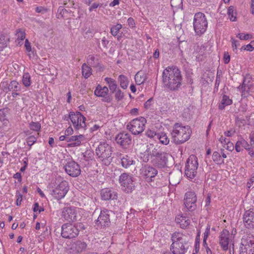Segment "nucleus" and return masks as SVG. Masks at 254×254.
<instances>
[{
    "mask_svg": "<svg viewBox=\"0 0 254 254\" xmlns=\"http://www.w3.org/2000/svg\"><path fill=\"white\" fill-rule=\"evenodd\" d=\"M50 194L55 199L60 200L67 193L69 188L68 183L63 180L61 182L53 181L48 187Z\"/></svg>",
    "mask_w": 254,
    "mask_h": 254,
    "instance_id": "3",
    "label": "nucleus"
},
{
    "mask_svg": "<svg viewBox=\"0 0 254 254\" xmlns=\"http://www.w3.org/2000/svg\"><path fill=\"white\" fill-rule=\"evenodd\" d=\"M1 85L2 89L6 93L9 91L20 92L22 90L21 84L16 80H11L9 83L7 81H3Z\"/></svg>",
    "mask_w": 254,
    "mask_h": 254,
    "instance_id": "18",
    "label": "nucleus"
},
{
    "mask_svg": "<svg viewBox=\"0 0 254 254\" xmlns=\"http://www.w3.org/2000/svg\"><path fill=\"white\" fill-rule=\"evenodd\" d=\"M237 37L239 38L241 40H246L252 39V36L250 34L241 33L237 35Z\"/></svg>",
    "mask_w": 254,
    "mask_h": 254,
    "instance_id": "48",
    "label": "nucleus"
},
{
    "mask_svg": "<svg viewBox=\"0 0 254 254\" xmlns=\"http://www.w3.org/2000/svg\"><path fill=\"white\" fill-rule=\"evenodd\" d=\"M13 177L14 179H17L18 182L19 183H20L22 181L21 173H20L19 172H17L15 174H14Z\"/></svg>",
    "mask_w": 254,
    "mask_h": 254,
    "instance_id": "63",
    "label": "nucleus"
},
{
    "mask_svg": "<svg viewBox=\"0 0 254 254\" xmlns=\"http://www.w3.org/2000/svg\"><path fill=\"white\" fill-rule=\"evenodd\" d=\"M16 196L17 198L16 199V204L17 206H19L21 204V202L22 200V195L20 193L17 192L16 193Z\"/></svg>",
    "mask_w": 254,
    "mask_h": 254,
    "instance_id": "56",
    "label": "nucleus"
},
{
    "mask_svg": "<svg viewBox=\"0 0 254 254\" xmlns=\"http://www.w3.org/2000/svg\"><path fill=\"white\" fill-rule=\"evenodd\" d=\"M77 226L70 223H65L62 227L61 236L65 239H72L76 237L79 234Z\"/></svg>",
    "mask_w": 254,
    "mask_h": 254,
    "instance_id": "13",
    "label": "nucleus"
},
{
    "mask_svg": "<svg viewBox=\"0 0 254 254\" xmlns=\"http://www.w3.org/2000/svg\"><path fill=\"white\" fill-rule=\"evenodd\" d=\"M170 4L172 7L176 8H183V0H170Z\"/></svg>",
    "mask_w": 254,
    "mask_h": 254,
    "instance_id": "43",
    "label": "nucleus"
},
{
    "mask_svg": "<svg viewBox=\"0 0 254 254\" xmlns=\"http://www.w3.org/2000/svg\"><path fill=\"white\" fill-rule=\"evenodd\" d=\"M134 79L137 85H140L143 83L147 79V75L142 71H139L135 74Z\"/></svg>",
    "mask_w": 254,
    "mask_h": 254,
    "instance_id": "32",
    "label": "nucleus"
},
{
    "mask_svg": "<svg viewBox=\"0 0 254 254\" xmlns=\"http://www.w3.org/2000/svg\"><path fill=\"white\" fill-rule=\"evenodd\" d=\"M120 159L121 165L125 169H127L135 164V161L133 158L127 155L122 156V154H120Z\"/></svg>",
    "mask_w": 254,
    "mask_h": 254,
    "instance_id": "27",
    "label": "nucleus"
},
{
    "mask_svg": "<svg viewBox=\"0 0 254 254\" xmlns=\"http://www.w3.org/2000/svg\"><path fill=\"white\" fill-rule=\"evenodd\" d=\"M91 70L92 69L91 66H88V64H83L82 65V73L83 76L85 78H88L91 75Z\"/></svg>",
    "mask_w": 254,
    "mask_h": 254,
    "instance_id": "36",
    "label": "nucleus"
},
{
    "mask_svg": "<svg viewBox=\"0 0 254 254\" xmlns=\"http://www.w3.org/2000/svg\"><path fill=\"white\" fill-rule=\"evenodd\" d=\"M193 27L196 35L200 36L206 31L208 22L205 14L201 12L195 13L193 20Z\"/></svg>",
    "mask_w": 254,
    "mask_h": 254,
    "instance_id": "6",
    "label": "nucleus"
},
{
    "mask_svg": "<svg viewBox=\"0 0 254 254\" xmlns=\"http://www.w3.org/2000/svg\"><path fill=\"white\" fill-rule=\"evenodd\" d=\"M231 234L229 231L223 229L219 237V244L223 251L228 250V245L230 241Z\"/></svg>",
    "mask_w": 254,
    "mask_h": 254,
    "instance_id": "21",
    "label": "nucleus"
},
{
    "mask_svg": "<svg viewBox=\"0 0 254 254\" xmlns=\"http://www.w3.org/2000/svg\"><path fill=\"white\" fill-rule=\"evenodd\" d=\"M112 211L105 208L101 210L100 214L96 220V225L98 227L104 228L110 224V215Z\"/></svg>",
    "mask_w": 254,
    "mask_h": 254,
    "instance_id": "17",
    "label": "nucleus"
},
{
    "mask_svg": "<svg viewBox=\"0 0 254 254\" xmlns=\"http://www.w3.org/2000/svg\"><path fill=\"white\" fill-rule=\"evenodd\" d=\"M176 221L177 223L180 224L181 228L185 229L190 224V220L185 216H181L176 218Z\"/></svg>",
    "mask_w": 254,
    "mask_h": 254,
    "instance_id": "33",
    "label": "nucleus"
},
{
    "mask_svg": "<svg viewBox=\"0 0 254 254\" xmlns=\"http://www.w3.org/2000/svg\"><path fill=\"white\" fill-rule=\"evenodd\" d=\"M128 25L131 27H133L135 25V22L134 19L132 17H129L127 19Z\"/></svg>",
    "mask_w": 254,
    "mask_h": 254,
    "instance_id": "62",
    "label": "nucleus"
},
{
    "mask_svg": "<svg viewBox=\"0 0 254 254\" xmlns=\"http://www.w3.org/2000/svg\"><path fill=\"white\" fill-rule=\"evenodd\" d=\"M244 147L247 150H249V144L247 141L244 139L241 138L240 140L237 141L235 145V149L237 152H239L243 149L241 147Z\"/></svg>",
    "mask_w": 254,
    "mask_h": 254,
    "instance_id": "31",
    "label": "nucleus"
},
{
    "mask_svg": "<svg viewBox=\"0 0 254 254\" xmlns=\"http://www.w3.org/2000/svg\"><path fill=\"white\" fill-rule=\"evenodd\" d=\"M105 81L108 84L109 86L108 89H110L112 93H114L116 91L118 88H119L118 87L117 82L115 79L110 77H106L105 78Z\"/></svg>",
    "mask_w": 254,
    "mask_h": 254,
    "instance_id": "30",
    "label": "nucleus"
},
{
    "mask_svg": "<svg viewBox=\"0 0 254 254\" xmlns=\"http://www.w3.org/2000/svg\"><path fill=\"white\" fill-rule=\"evenodd\" d=\"M102 44L104 48L107 49V45H108L109 41L105 37H104L102 39Z\"/></svg>",
    "mask_w": 254,
    "mask_h": 254,
    "instance_id": "60",
    "label": "nucleus"
},
{
    "mask_svg": "<svg viewBox=\"0 0 254 254\" xmlns=\"http://www.w3.org/2000/svg\"><path fill=\"white\" fill-rule=\"evenodd\" d=\"M197 196L194 191H187L185 195L184 204L185 205L184 211L193 212L197 207Z\"/></svg>",
    "mask_w": 254,
    "mask_h": 254,
    "instance_id": "12",
    "label": "nucleus"
},
{
    "mask_svg": "<svg viewBox=\"0 0 254 254\" xmlns=\"http://www.w3.org/2000/svg\"><path fill=\"white\" fill-rule=\"evenodd\" d=\"M122 25L119 23L112 26L110 29L111 34L114 37L118 36L119 31L122 28Z\"/></svg>",
    "mask_w": 254,
    "mask_h": 254,
    "instance_id": "40",
    "label": "nucleus"
},
{
    "mask_svg": "<svg viewBox=\"0 0 254 254\" xmlns=\"http://www.w3.org/2000/svg\"><path fill=\"white\" fill-rule=\"evenodd\" d=\"M64 4L69 8L73 7L74 3L72 0H64Z\"/></svg>",
    "mask_w": 254,
    "mask_h": 254,
    "instance_id": "52",
    "label": "nucleus"
},
{
    "mask_svg": "<svg viewBox=\"0 0 254 254\" xmlns=\"http://www.w3.org/2000/svg\"><path fill=\"white\" fill-rule=\"evenodd\" d=\"M115 93V99L119 101L122 100L124 98V93L120 88H118Z\"/></svg>",
    "mask_w": 254,
    "mask_h": 254,
    "instance_id": "46",
    "label": "nucleus"
},
{
    "mask_svg": "<svg viewBox=\"0 0 254 254\" xmlns=\"http://www.w3.org/2000/svg\"><path fill=\"white\" fill-rule=\"evenodd\" d=\"M103 5L102 3H93L92 5L89 8V11L91 12L92 11L94 10V9H96L98 7H101Z\"/></svg>",
    "mask_w": 254,
    "mask_h": 254,
    "instance_id": "53",
    "label": "nucleus"
},
{
    "mask_svg": "<svg viewBox=\"0 0 254 254\" xmlns=\"http://www.w3.org/2000/svg\"><path fill=\"white\" fill-rule=\"evenodd\" d=\"M240 254H254V237L252 235L246 236L242 238Z\"/></svg>",
    "mask_w": 254,
    "mask_h": 254,
    "instance_id": "9",
    "label": "nucleus"
},
{
    "mask_svg": "<svg viewBox=\"0 0 254 254\" xmlns=\"http://www.w3.org/2000/svg\"><path fill=\"white\" fill-rule=\"evenodd\" d=\"M198 166L197 158L194 155H190L187 161L185 167V174L188 178H194L197 173Z\"/></svg>",
    "mask_w": 254,
    "mask_h": 254,
    "instance_id": "10",
    "label": "nucleus"
},
{
    "mask_svg": "<svg viewBox=\"0 0 254 254\" xmlns=\"http://www.w3.org/2000/svg\"><path fill=\"white\" fill-rule=\"evenodd\" d=\"M64 168L65 173L72 177H77L81 174L80 165L75 161L71 159L65 160Z\"/></svg>",
    "mask_w": 254,
    "mask_h": 254,
    "instance_id": "11",
    "label": "nucleus"
},
{
    "mask_svg": "<svg viewBox=\"0 0 254 254\" xmlns=\"http://www.w3.org/2000/svg\"><path fill=\"white\" fill-rule=\"evenodd\" d=\"M243 219L246 228L249 229H253L254 228V208L246 211Z\"/></svg>",
    "mask_w": 254,
    "mask_h": 254,
    "instance_id": "20",
    "label": "nucleus"
},
{
    "mask_svg": "<svg viewBox=\"0 0 254 254\" xmlns=\"http://www.w3.org/2000/svg\"><path fill=\"white\" fill-rule=\"evenodd\" d=\"M94 94L98 97H103L102 101L105 102L110 103L112 99L109 95V89L106 86L102 87L98 85L94 91Z\"/></svg>",
    "mask_w": 254,
    "mask_h": 254,
    "instance_id": "19",
    "label": "nucleus"
},
{
    "mask_svg": "<svg viewBox=\"0 0 254 254\" xmlns=\"http://www.w3.org/2000/svg\"><path fill=\"white\" fill-rule=\"evenodd\" d=\"M37 141V138L34 135H31L26 138V143L29 146V149H30L32 145Z\"/></svg>",
    "mask_w": 254,
    "mask_h": 254,
    "instance_id": "45",
    "label": "nucleus"
},
{
    "mask_svg": "<svg viewBox=\"0 0 254 254\" xmlns=\"http://www.w3.org/2000/svg\"><path fill=\"white\" fill-rule=\"evenodd\" d=\"M25 47L26 50L28 52H30L31 51V47L30 45V43L29 42L28 39H26L25 42Z\"/></svg>",
    "mask_w": 254,
    "mask_h": 254,
    "instance_id": "61",
    "label": "nucleus"
},
{
    "mask_svg": "<svg viewBox=\"0 0 254 254\" xmlns=\"http://www.w3.org/2000/svg\"><path fill=\"white\" fill-rule=\"evenodd\" d=\"M17 41H23L25 38V33L21 29H18L16 31Z\"/></svg>",
    "mask_w": 254,
    "mask_h": 254,
    "instance_id": "47",
    "label": "nucleus"
},
{
    "mask_svg": "<svg viewBox=\"0 0 254 254\" xmlns=\"http://www.w3.org/2000/svg\"><path fill=\"white\" fill-rule=\"evenodd\" d=\"M112 152L113 148L105 141L101 142L95 149L98 158L106 166L109 165L112 161Z\"/></svg>",
    "mask_w": 254,
    "mask_h": 254,
    "instance_id": "5",
    "label": "nucleus"
},
{
    "mask_svg": "<svg viewBox=\"0 0 254 254\" xmlns=\"http://www.w3.org/2000/svg\"><path fill=\"white\" fill-rule=\"evenodd\" d=\"M172 244L170 250L173 254H184L187 250V236L179 232H175L172 236Z\"/></svg>",
    "mask_w": 254,
    "mask_h": 254,
    "instance_id": "4",
    "label": "nucleus"
},
{
    "mask_svg": "<svg viewBox=\"0 0 254 254\" xmlns=\"http://www.w3.org/2000/svg\"><path fill=\"white\" fill-rule=\"evenodd\" d=\"M115 140L122 148L127 149L132 143V136L129 133L124 131L116 135Z\"/></svg>",
    "mask_w": 254,
    "mask_h": 254,
    "instance_id": "15",
    "label": "nucleus"
},
{
    "mask_svg": "<svg viewBox=\"0 0 254 254\" xmlns=\"http://www.w3.org/2000/svg\"><path fill=\"white\" fill-rule=\"evenodd\" d=\"M188 1L190 5L195 6H200L202 3V0H188Z\"/></svg>",
    "mask_w": 254,
    "mask_h": 254,
    "instance_id": "49",
    "label": "nucleus"
},
{
    "mask_svg": "<svg viewBox=\"0 0 254 254\" xmlns=\"http://www.w3.org/2000/svg\"><path fill=\"white\" fill-rule=\"evenodd\" d=\"M231 42L233 51H235V50H237V47L240 46L239 42L233 38H231Z\"/></svg>",
    "mask_w": 254,
    "mask_h": 254,
    "instance_id": "51",
    "label": "nucleus"
},
{
    "mask_svg": "<svg viewBox=\"0 0 254 254\" xmlns=\"http://www.w3.org/2000/svg\"><path fill=\"white\" fill-rule=\"evenodd\" d=\"M153 102V99L152 98L149 99L145 103H144V108L146 109H149L152 105V103Z\"/></svg>",
    "mask_w": 254,
    "mask_h": 254,
    "instance_id": "57",
    "label": "nucleus"
},
{
    "mask_svg": "<svg viewBox=\"0 0 254 254\" xmlns=\"http://www.w3.org/2000/svg\"><path fill=\"white\" fill-rule=\"evenodd\" d=\"M191 134L190 126H184L181 123H176L171 131L172 141L177 145L182 144L190 139Z\"/></svg>",
    "mask_w": 254,
    "mask_h": 254,
    "instance_id": "2",
    "label": "nucleus"
},
{
    "mask_svg": "<svg viewBox=\"0 0 254 254\" xmlns=\"http://www.w3.org/2000/svg\"><path fill=\"white\" fill-rule=\"evenodd\" d=\"M162 82L164 87L169 90H179L183 82V76L180 69L175 66L166 67L162 73Z\"/></svg>",
    "mask_w": 254,
    "mask_h": 254,
    "instance_id": "1",
    "label": "nucleus"
},
{
    "mask_svg": "<svg viewBox=\"0 0 254 254\" xmlns=\"http://www.w3.org/2000/svg\"><path fill=\"white\" fill-rule=\"evenodd\" d=\"M135 179L128 173H123L119 177V181L122 190L126 193H130L135 188Z\"/></svg>",
    "mask_w": 254,
    "mask_h": 254,
    "instance_id": "7",
    "label": "nucleus"
},
{
    "mask_svg": "<svg viewBox=\"0 0 254 254\" xmlns=\"http://www.w3.org/2000/svg\"><path fill=\"white\" fill-rule=\"evenodd\" d=\"M73 133V130L71 127H69L64 132V134L67 136H69L70 135L72 134Z\"/></svg>",
    "mask_w": 254,
    "mask_h": 254,
    "instance_id": "59",
    "label": "nucleus"
},
{
    "mask_svg": "<svg viewBox=\"0 0 254 254\" xmlns=\"http://www.w3.org/2000/svg\"><path fill=\"white\" fill-rule=\"evenodd\" d=\"M232 103V100L228 96H227L225 94H223L221 102L218 105V108L220 110H223L226 106L230 105Z\"/></svg>",
    "mask_w": 254,
    "mask_h": 254,
    "instance_id": "29",
    "label": "nucleus"
},
{
    "mask_svg": "<svg viewBox=\"0 0 254 254\" xmlns=\"http://www.w3.org/2000/svg\"><path fill=\"white\" fill-rule=\"evenodd\" d=\"M118 80L120 83V86L122 88L124 89L127 88L128 84V80L126 76L121 74L118 77Z\"/></svg>",
    "mask_w": 254,
    "mask_h": 254,
    "instance_id": "35",
    "label": "nucleus"
},
{
    "mask_svg": "<svg viewBox=\"0 0 254 254\" xmlns=\"http://www.w3.org/2000/svg\"><path fill=\"white\" fill-rule=\"evenodd\" d=\"M254 49V48L253 47L252 44H248L247 45H246V46L245 45L243 46L241 48L242 50L249 51H252Z\"/></svg>",
    "mask_w": 254,
    "mask_h": 254,
    "instance_id": "58",
    "label": "nucleus"
},
{
    "mask_svg": "<svg viewBox=\"0 0 254 254\" xmlns=\"http://www.w3.org/2000/svg\"><path fill=\"white\" fill-rule=\"evenodd\" d=\"M224 147L228 150L232 151L234 150V146L232 142H230L229 141H227L226 143V146Z\"/></svg>",
    "mask_w": 254,
    "mask_h": 254,
    "instance_id": "55",
    "label": "nucleus"
},
{
    "mask_svg": "<svg viewBox=\"0 0 254 254\" xmlns=\"http://www.w3.org/2000/svg\"><path fill=\"white\" fill-rule=\"evenodd\" d=\"M146 123V119L144 117H140L130 122L127 125V128L133 134H139L144 130Z\"/></svg>",
    "mask_w": 254,
    "mask_h": 254,
    "instance_id": "8",
    "label": "nucleus"
},
{
    "mask_svg": "<svg viewBox=\"0 0 254 254\" xmlns=\"http://www.w3.org/2000/svg\"><path fill=\"white\" fill-rule=\"evenodd\" d=\"M223 60L225 64H227L230 62V56L228 52H225L224 53Z\"/></svg>",
    "mask_w": 254,
    "mask_h": 254,
    "instance_id": "54",
    "label": "nucleus"
},
{
    "mask_svg": "<svg viewBox=\"0 0 254 254\" xmlns=\"http://www.w3.org/2000/svg\"><path fill=\"white\" fill-rule=\"evenodd\" d=\"M156 138L159 139L160 142L162 144L167 145L170 141L167 134L163 132L157 133Z\"/></svg>",
    "mask_w": 254,
    "mask_h": 254,
    "instance_id": "37",
    "label": "nucleus"
},
{
    "mask_svg": "<svg viewBox=\"0 0 254 254\" xmlns=\"http://www.w3.org/2000/svg\"><path fill=\"white\" fill-rule=\"evenodd\" d=\"M140 174L146 181L149 183L154 181V178L157 175L158 171L153 167L146 165L140 169Z\"/></svg>",
    "mask_w": 254,
    "mask_h": 254,
    "instance_id": "16",
    "label": "nucleus"
},
{
    "mask_svg": "<svg viewBox=\"0 0 254 254\" xmlns=\"http://www.w3.org/2000/svg\"><path fill=\"white\" fill-rule=\"evenodd\" d=\"M41 124L39 122H31L29 125L30 129L35 131H39L41 129Z\"/></svg>",
    "mask_w": 254,
    "mask_h": 254,
    "instance_id": "44",
    "label": "nucleus"
},
{
    "mask_svg": "<svg viewBox=\"0 0 254 254\" xmlns=\"http://www.w3.org/2000/svg\"><path fill=\"white\" fill-rule=\"evenodd\" d=\"M168 154L164 152L159 157H157L154 160H151V163L158 168L162 169L167 166L168 163Z\"/></svg>",
    "mask_w": 254,
    "mask_h": 254,
    "instance_id": "23",
    "label": "nucleus"
},
{
    "mask_svg": "<svg viewBox=\"0 0 254 254\" xmlns=\"http://www.w3.org/2000/svg\"><path fill=\"white\" fill-rule=\"evenodd\" d=\"M22 82L26 87H28L31 85V76L29 73H24L22 76Z\"/></svg>",
    "mask_w": 254,
    "mask_h": 254,
    "instance_id": "38",
    "label": "nucleus"
},
{
    "mask_svg": "<svg viewBox=\"0 0 254 254\" xmlns=\"http://www.w3.org/2000/svg\"><path fill=\"white\" fill-rule=\"evenodd\" d=\"M145 134L147 136L151 138L155 136L157 137V133L154 130H147L145 132Z\"/></svg>",
    "mask_w": 254,
    "mask_h": 254,
    "instance_id": "50",
    "label": "nucleus"
},
{
    "mask_svg": "<svg viewBox=\"0 0 254 254\" xmlns=\"http://www.w3.org/2000/svg\"><path fill=\"white\" fill-rule=\"evenodd\" d=\"M250 79L245 77L242 85H240L238 88H241L242 93H249V92H254V83L249 84Z\"/></svg>",
    "mask_w": 254,
    "mask_h": 254,
    "instance_id": "26",
    "label": "nucleus"
},
{
    "mask_svg": "<svg viewBox=\"0 0 254 254\" xmlns=\"http://www.w3.org/2000/svg\"><path fill=\"white\" fill-rule=\"evenodd\" d=\"M8 41L9 38L7 36L4 35H0V51L7 46Z\"/></svg>",
    "mask_w": 254,
    "mask_h": 254,
    "instance_id": "41",
    "label": "nucleus"
},
{
    "mask_svg": "<svg viewBox=\"0 0 254 254\" xmlns=\"http://www.w3.org/2000/svg\"><path fill=\"white\" fill-rule=\"evenodd\" d=\"M149 150L150 147H148L146 151L148 152V155L150 157L151 160L156 159L165 152L162 151L157 146H156L152 150Z\"/></svg>",
    "mask_w": 254,
    "mask_h": 254,
    "instance_id": "28",
    "label": "nucleus"
},
{
    "mask_svg": "<svg viewBox=\"0 0 254 254\" xmlns=\"http://www.w3.org/2000/svg\"><path fill=\"white\" fill-rule=\"evenodd\" d=\"M87 63L88 65L93 67L100 66V61L98 58H96L93 55H89L87 58Z\"/></svg>",
    "mask_w": 254,
    "mask_h": 254,
    "instance_id": "34",
    "label": "nucleus"
},
{
    "mask_svg": "<svg viewBox=\"0 0 254 254\" xmlns=\"http://www.w3.org/2000/svg\"><path fill=\"white\" fill-rule=\"evenodd\" d=\"M101 195L102 199L104 200L116 199L117 198V192L108 188L102 189L101 191Z\"/></svg>",
    "mask_w": 254,
    "mask_h": 254,
    "instance_id": "25",
    "label": "nucleus"
},
{
    "mask_svg": "<svg viewBox=\"0 0 254 254\" xmlns=\"http://www.w3.org/2000/svg\"><path fill=\"white\" fill-rule=\"evenodd\" d=\"M69 119L75 129L79 130L85 128L86 118L80 112H69Z\"/></svg>",
    "mask_w": 254,
    "mask_h": 254,
    "instance_id": "14",
    "label": "nucleus"
},
{
    "mask_svg": "<svg viewBox=\"0 0 254 254\" xmlns=\"http://www.w3.org/2000/svg\"><path fill=\"white\" fill-rule=\"evenodd\" d=\"M62 215L68 221L77 220L76 209L75 207H67L63 211Z\"/></svg>",
    "mask_w": 254,
    "mask_h": 254,
    "instance_id": "22",
    "label": "nucleus"
},
{
    "mask_svg": "<svg viewBox=\"0 0 254 254\" xmlns=\"http://www.w3.org/2000/svg\"><path fill=\"white\" fill-rule=\"evenodd\" d=\"M227 14L229 17V19L231 21H236L237 18L236 16V12L233 6H230L228 9Z\"/></svg>",
    "mask_w": 254,
    "mask_h": 254,
    "instance_id": "39",
    "label": "nucleus"
},
{
    "mask_svg": "<svg viewBox=\"0 0 254 254\" xmlns=\"http://www.w3.org/2000/svg\"><path fill=\"white\" fill-rule=\"evenodd\" d=\"M212 159L217 164H221L224 162L221 156L217 151H214L212 156Z\"/></svg>",
    "mask_w": 254,
    "mask_h": 254,
    "instance_id": "42",
    "label": "nucleus"
},
{
    "mask_svg": "<svg viewBox=\"0 0 254 254\" xmlns=\"http://www.w3.org/2000/svg\"><path fill=\"white\" fill-rule=\"evenodd\" d=\"M84 138V135L81 134L68 136L67 142H69V143L67 144V147L79 146L81 144V141L83 140Z\"/></svg>",
    "mask_w": 254,
    "mask_h": 254,
    "instance_id": "24",
    "label": "nucleus"
},
{
    "mask_svg": "<svg viewBox=\"0 0 254 254\" xmlns=\"http://www.w3.org/2000/svg\"><path fill=\"white\" fill-rule=\"evenodd\" d=\"M35 11L38 13H40V12H46L47 11V9L42 6H37L36 8Z\"/></svg>",
    "mask_w": 254,
    "mask_h": 254,
    "instance_id": "64",
    "label": "nucleus"
}]
</instances>
